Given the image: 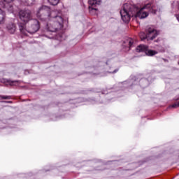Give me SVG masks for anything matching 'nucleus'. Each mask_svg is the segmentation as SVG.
Instances as JSON below:
<instances>
[{
  "instance_id": "4",
  "label": "nucleus",
  "mask_w": 179,
  "mask_h": 179,
  "mask_svg": "<svg viewBox=\"0 0 179 179\" xmlns=\"http://www.w3.org/2000/svg\"><path fill=\"white\" fill-rule=\"evenodd\" d=\"M136 50L137 52H145L148 57H153L157 54L156 50H148V46L145 45H138Z\"/></svg>"
},
{
  "instance_id": "6",
  "label": "nucleus",
  "mask_w": 179,
  "mask_h": 179,
  "mask_svg": "<svg viewBox=\"0 0 179 179\" xmlns=\"http://www.w3.org/2000/svg\"><path fill=\"white\" fill-rule=\"evenodd\" d=\"M31 23H33V24L30 27L28 31L29 33H31V34H33V33L38 31V29H40V24L37 20H33Z\"/></svg>"
},
{
  "instance_id": "16",
  "label": "nucleus",
  "mask_w": 179,
  "mask_h": 179,
  "mask_svg": "<svg viewBox=\"0 0 179 179\" xmlns=\"http://www.w3.org/2000/svg\"><path fill=\"white\" fill-rule=\"evenodd\" d=\"M4 99V100H8V99H9V96H0V100L1 99Z\"/></svg>"
},
{
  "instance_id": "8",
  "label": "nucleus",
  "mask_w": 179,
  "mask_h": 179,
  "mask_svg": "<svg viewBox=\"0 0 179 179\" xmlns=\"http://www.w3.org/2000/svg\"><path fill=\"white\" fill-rule=\"evenodd\" d=\"M101 3V1L100 0H89L88 1V3L90 5L89 7H92V8H96V6L97 5H100Z\"/></svg>"
},
{
  "instance_id": "10",
  "label": "nucleus",
  "mask_w": 179,
  "mask_h": 179,
  "mask_svg": "<svg viewBox=\"0 0 179 179\" xmlns=\"http://www.w3.org/2000/svg\"><path fill=\"white\" fill-rule=\"evenodd\" d=\"M5 22V12L0 9V24H2Z\"/></svg>"
},
{
  "instance_id": "20",
  "label": "nucleus",
  "mask_w": 179,
  "mask_h": 179,
  "mask_svg": "<svg viewBox=\"0 0 179 179\" xmlns=\"http://www.w3.org/2000/svg\"><path fill=\"white\" fill-rule=\"evenodd\" d=\"M115 72H118V70H115V71H113V73H115Z\"/></svg>"
},
{
  "instance_id": "21",
  "label": "nucleus",
  "mask_w": 179,
  "mask_h": 179,
  "mask_svg": "<svg viewBox=\"0 0 179 179\" xmlns=\"http://www.w3.org/2000/svg\"><path fill=\"white\" fill-rule=\"evenodd\" d=\"M10 12H12V7H10Z\"/></svg>"
},
{
  "instance_id": "18",
  "label": "nucleus",
  "mask_w": 179,
  "mask_h": 179,
  "mask_svg": "<svg viewBox=\"0 0 179 179\" xmlns=\"http://www.w3.org/2000/svg\"><path fill=\"white\" fill-rule=\"evenodd\" d=\"M4 2H7V3H9L10 2H13V0H3Z\"/></svg>"
},
{
  "instance_id": "19",
  "label": "nucleus",
  "mask_w": 179,
  "mask_h": 179,
  "mask_svg": "<svg viewBox=\"0 0 179 179\" xmlns=\"http://www.w3.org/2000/svg\"><path fill=\"white\" fill-rule=\"evenodd\" d=\"M22 2H27V0H21Z\"/></svg>"
},
{
  "instance_id": "15",
  "label": "nucleus",
  "mask_w": 179,
  "mask_h": 179,
  "mask_svg": "<svg viewBox=\"0 0 179 179\" xmlns=\"http://www.w3.org/2000/svg\"><path fill=\"white\" fill-rule=\"evenodd\" d=\"M17 81H12L10 80H4V83H7V85H10L11 86L16 83Z\"/></svg>"
},
{
  "instance_id": "17",
  "label": "nucleus",
  "mask_w": 179,
  "mask_h": 179,
  "mask_svg": "<svg viewBox=\"0 0 179 179\" xmlns=\"http://www.w3.org/2000/svg\"><path fill=\"white\" fill-rule=\"evenodd\" d=\"M132 44H134V41H132V40H130L129 41V45L130 48L132 47Z\"/></svg>"
},
{
  "instance_id": "3",
  "label": "nucleus",
  "mask_w": 179,
  "mask_h": 179,
  "mask_svg": "<svg viewBox=\"0 0 179 179\" xmlns=\"http://www.w3.org/2000/svg\"><path fill=\"white\" fill-rule=\"evenodd\" d=\"M157 36H159V31L154 28H149L146 36L145 35V33L140 34L141 40H145V38H147L148 40H154Z\"/></svg>"
},
{
  "instance_id": "12",
  "label": "nucleus",
  "mask_w": 179,
  "mask_h": 179,
  "mask_svg": "<svg viewBox=\"0 0 179 179\" xmlns=\"http://www.w3.org/2000/svg\"><path fill=\"white\" fill-rule=\"evenodd\" d=\"M19 27H20V31H21V33H22V34H24L25 36H27V34L26 32L27 31L26 30V27H24V24H20Z\"/></svg>"
},
{
  "instance_id": "13",
  "label": "nucleus",
  "mask_w": 179,
  "mask_h": 179,
  "mask_svg": "<svg viewBox=\"0 0 179 179\" xmlns=\"http://www.w3.org/2000/svg\"><path fill=\"white\" fill-rule=\"evenodd\" d=\"M48 3L53 6H55L59 3V0H48Z\"/></svg>"
},
{
  "instance_id": "14",
  "label": "nucleus",
  "mask_w": 179,
  "mask_h": 179,
  "mask_svg": "<svg viewBox=\"0 0 179 179\" xmlns=\"http://www.w3.org/2000/svg\"><path fill=\"white\" fill-rule=\"evenodd\" d=\"M170 108H177L179 107V97L176 99V102L169 106Z\"/></svg>"
},
{
  "instance_id": "1",
  "label": "nucleus",
  "mask_w": 179,
  "mask_h": 179,
  "mask_svg": "<svg viewBox=\"0 0 179 179\" xmlns=\"http://www.w3.org/2000/svg\"><path fill=\"white\" fill-rule=\"evenodd\" d=\"M148 9L152 13H156L157 9L156 6L152 3H148L139 10L136 6L130 3H125L123 5L122 9L120 10L122 20L124 23H128L131 20V17H138L139 19H145L149 16V13L145 11Z\"/></svg>"
},
{
  "instance_id": "22",
  "label": "nucleus",
  "mask_w": 179,
  "mask_h": 179,
  "mask_svg": "<svg viewBox=\"0 0 179 179\" xmlns=\"http://www.w3.org/2000/svg\"><path fill=\"white\" fill-rule=\"evenodd\" d=\"M178 20L179 21V16L178 17Z\"/></svg>"
},
{
  "instance_id": "7",
  "label": "nucleus",
  "mask_w": 179,
  "mask_h": 179,
  "mask_svg": "<svg viewBox=\"0 0 179 179\" xmlns=\"http://www.w3.org/2000/svg\"><path fill=\"white\" fill-rule=\"evenodd\" d=\"M49 10H50V7L46 6H42L37 10L36 16L38 17H41V15H43V13H45V12H48Z\"/></svg>"
},
{
  "instance_id": "2",
  "label": "nucleus",
  "mask_w": 179,
  "mask_h": 179,
  "mask_svg": "<svg viewBox=\"0 0 179 179\" xmlns=\"http://www.w3.org/2000/svg\"><path fill=\"white\" fill-rule=\"evenodd\" d=\"M63 23L64 18H62L61 10H54L48 15L46 30L52 33H55L57 30L62 29Z\"/></svg>"
},
{
  "instance_id": "9",
  "label": "nucleus",
  "mask_w": 179,
  "mask_h": 179,
  "mask_svg": "<svg viewBox=\"0 0 179 179\" xmlns=\"http://www.w3.org/2000/svg\"><path fill=\"white\" fill-rule=\"evenodd\" d=\"M7 30L10 34H13L16 31V25L15 24H8L7 25Z\"/></svg>"
},
{
  "instance_id": "11",
  "label": "nucleus",
  "mask_w": 179,
  "mask_h": 179,
  "mask_svg": "<svg viewBox=\"0 0 179 179\" xmlns=\"http://www.w3.org/2000/svg\"><path fill=\"white\" fill-rule=\"evenodd\" d=\"M89 10H90V13L91 15H98L99 13V10L94 7H89Z\"/></svg>"
},
{
  "instance_id": "5",
  "label": "nucleus",
  "mask_w": 179,
  "mask_h": 179,
  "mask_svg": "<svg viewBox=\"0 0 179 179\" xmlns=\"http://www.w3.org/2000/svg\"><path fill=\"white\" fill-rule=\"evenodd\" d=\"M20 20H22V22H23L24 23H27V22H29V20H30V10H21L20 11Z\"/></svg>"
}]
</instances>
